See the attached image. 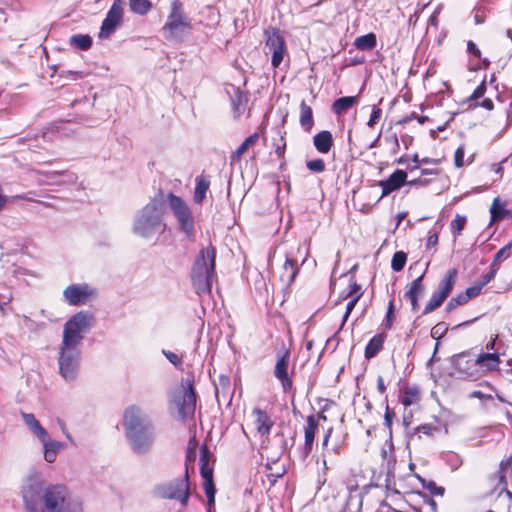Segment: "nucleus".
I'll return each instance as SVG.
<instances>
[{"label":"nucleus","instance_id":"nucleus-39","mask_svg":"<svg viewBox=\"0 0 512 512\" xmlns=\"http://www.w3.org/2000/svg\"><path fill=\"white\" fill-rule=\"evenodd\" d=\"M150 0H129L130 10L139 15H146L152 9Z\"/></svg>","mask_w":512,"mask_h":512},{"label":"nucleus","instance_id":"nucleus-49","mask_svg":"<svg viewBox=\"0 0 512 512\" xmlns=\"http://www.w3.org/2000/svg\"><path fill=\"white\" fill-rule=\"evenodd\" d=\"M482 288L483 284L478 283L475 284L474 286L467 288L466 291L463 293L466 296L467 300L469 301L470 299L477 297L481 293Z\"/></svg>","mask_w":512,"mask_h":512},{"label":"nucleus","instance_id":"nucleus-37","mask_svg":"<svg viewBox=\"0 0 512 512\" xmlns=\"http://www.w3.org/2000/svg\"><path fill=\"white\" fill-rule=\"evenodd\" d=\"M259 139L258 133H253L249 137H247L243 143L235 150V152L232 154L231 158L233 161H238L242 157L246 151L256 144V142Z\"/></svg>","mask_w":512,"mask_h":512},{"label":"nucleus","instance_id":"nucleus-34","mask_svg":"<svg viewBox=\"0 0 512 512\" xmlns=\"http://www.w3.org/2000/svg\"><path fill=\"white\" fill-rule=\"evenodd\" d=\"M197 447H198V442L196 441V437L193 436L190 438V440L188 442L187 449H186L184 469H187L188 474H189L190 468L193 469V464H194V462L196 460V456H197Z\"/></svg>","mask_w":512,"mask_h":512},{"label":"nucleus","instance_id":"nucleus-59","mask_svg":"<svg viewBox=\"0 0 512 512\" xmlns=\"http://www.w3.org/2000/svg\"><path fill=\"white\" fill-rule=\"evenodd\" d=\"M48 178L51 179V180H54L55 178L57 177H61V176H64L66 177L67 179L65 180L66 182H73L75 180L74 178V175L73 174H66V173H59V172H51V173H48L47 174Z\"/></svg>","mask_w":512,"mask_h":512},{"label":"nucleus","instance_id":"nucleus-61","mask_svg":"<svg viewBox=\"0 0 512 512\" xmlns=\"http://www.w3.org/2000/svg\"><path fill=\"white\" fill-rule=\"evenodd\" d=\"M470 106H481L489 111L494 108L493 101L490 98H485L482 102L476 103V104H470Z\"/></svg>","mask_w":512,"mask_h":512},{"label":"nucleus","instance_id":"nucleus-47","mask_svg":"<svg viewBox=\"0 0 512 512\" xmlns=\"http://www.w3.org/2000/svg\"><path fill=\"white\" fill-rule=\"evenodd\" d=\"M307 168L316 173H321L325 170V163L322 159H314L307 162Z\"/></svg>","mask_w":512,"mask_h":512},{"label":"nucleus","instance_id":"nucleus-21","mask_svg":"<svg viewBox=\"0 0 512 512\" xmlns=\"http://www.w3.org/2000/svg\"><path fill=\"white\" fill-rule=\"evenodd\" d=\"M318 430V419L314 415L307 417V425L304 429V445L301 449L303 459L307 458L312 451L316 431Z\"/></svg>","mask_w":512,"mask_h":512},{"label":"nucleus","instance_id":"nucleus-28","mask_svg":"<svg viewBox=\"0 0 512 512\" xmlns=\"http://www.w3.org/2000/svg\"><path fill=\"white\" fill-rule=\"evenodd\" d=\"M313 143L318 152L326 154L330 151L333 138L329 131H321L313 137Z\"/></svg>","mask_w":512,"mask_h":512},{"label":"nucleus","instance_id":"nucleus-56","mask_svg":"<svg viewBox=\"0 0 512 512\" xmlns=\"http://www.w3.org/2000/svg\"><path fill=\"white\" fill-rule=\"evenodd\" d=\"M163 354L173 365L179 366L181 364V359L177 354L165 350L163 351Z\"/></svg>","mask_w":512,"mask_h":512},{"label":"nucleus","instance_id":"nucleus-63","mask_svg":"<svg viewBox=\"0 0 512 512\" xmlns=\"http://www.w3.org/2000/svg\"><path fill=\"white\" fill-rule=\"evenodd\" d=\"M433 426L432 425H429V424H426V425H421L417 428V430L419 432H422L426 435H432V432H433Z\"/></svg>","mask_w":512,"mask_h":512},{"label":"nucleus","instance_id":"nucleus-50","mask_svg":"<svg viewBox=\"0 0 512 512\" xmlns=\"http://www.w3.org/2000/svg\"><path fill=\"white\" fill-rule=\"evenodd\" d=\"M362 296L361 286L356 282H352L349 285V291L347 292L345 298H353L358 297V300Z\"/></svg>","mask_w":512,"mask_h":512},{"label":"nucleus","instance_id":"nucleus-60","mask_svg":"<svg viewBox=\"0 0 512 512\" xmlns=\"http://www.w3.org/2000/svg\"><path fill=\"white\" fill-rule=\"evenodd\" d=\"M467 51L477 58L481 57V51L473 41H468Z\"/></svg>","mask_w":512,"mask_h":512},{"label":"nucleus","instance_id":"nucleus-33","mask_svg":"<svg viewBox=\"0 0 512 512\" xmlns=\"http://www.w3.org/2000/svg\"><path fill=\"white\" fill-rule=\"evenodd\" d=\"M196 187L194 191V201L202 203L206 197V193L210 187V181L204 176L196 177Z\"/></svg>","mask_w":512,"mask_h":512},{"label":"nucleus","instance_id":"nucleus-46","mask_svg":"<svg viewBox=\"0 0 512 512\" xmlns=\"http://www.w3.org/2000/svg\"><path fill=\"white\" fill-rule=\"evenodd\" d=\"M468 302L466 296L464 295V293H460L458 294L457 296L453 297L450 299V301L448 302L447 304V310L448 311H451L453 309H455L457 306H460V305H464Z\"/></svg>","mask_w":512,"mask_h":512},{"label":"nucleus","instance_id":"nucleus-35","mask_svg":"<svg viewBox=\"0 0 512 512\" xmlns=\"http://www.w3.org/2000/svg\"><path fill=\"white\" fill-rule=\"evenodd\" d=\"M313 123L314 121L312 109L304 101H302L300 105V124L306 131H310Z\"/></svg>","mask_w":512,"mask_h":512},{"label":"nucleus","instance_id":"nucleus-48","mask_svg":"<svg viewBox=\"0 0 512 512\" xmlns=\"http://www.w3.org/2000/svg\"><path fill=\"white\" fill-rule=\"evenodd\" d=\"M381 117H382V109L379 108L378 106L374 105L372 108V113L370 115V118L367 122V125L369 127H374V125H376L379 122Z\"/></svg>","mask_w":512,"mask_h":512},{"label":"nucleus","instance_id":"nucleus-22","mask_svg":"<svg viewBox=\"0 0 512 512\" xmlns=\"http://www.w3.org/2000/svg\"><path fill=\"white\" fill-rule=\"evenodd\" d=\"M252 415L254 417V425L257 432L261 436L269 435L274 422L271 417L260 408H254L252 411Z\"/></svg>","mask_w":512,"mask_h":512},{"label":"nucleus","instance_id":"nucleus-57","mask_svg":"<svg viewBox=\"0 0 512 512\" xmlns=\"http://www.w3.org/2000/svg\"><path fill=\"white\" fill-rule=\"evenodd\" d=\"M429 183H430V180L423 176H420L416 179H413V180H410L407 182V184L410 186H427Z\"/></svg>","mask_w":512,"mask_h":512},{"label":"nucleus","instance_id":"nucleus-40","mask_svg":"<svg viewBox=\"0 0 512 512\" xmlns=\"http://www.w3.org/2000/svg\"><path fill=\"white\" fill-rule=\"evenodd\" d=\"M445 297L441 294L437 293L436 291L432 294L430 300L426 304L423 313L429 314L436 310L438 307L442 305V303L445 301Z\"/></svg>","mask_w":512,"mask_h":512},{"label":"nucleus","instance_id":"nucleus-25","mask_svg":"<svg viewBox=\"0 0 512 512\" xmlns=\"http://www.w3.org/2000/svg\"><path fill=\"white\" fill-rule=\"evenodd\" d=\"M299 272V268L297 266V262L289 255L286 256V261L283 266V272L280 275V279L285 286H290L297 274Z\"/></svg>","mask_w":512,"mask_h":512},{"label":"nucleus","instance_id":"nucleus-51","mask_svg":"<svg viewBox=\"0 0 512 512\" xmlns=\"http://www.w3.org/2000/svg\"><path fill=\"white\" fill-rule=\"evenodd\" d=\"M465 150L462 146L458 147L454 153V164L460 168L464 165Z\"/></svg>","mask_w":512,"mask_h":512},{"label":"nucleus","instance_id":"nucleus-19","mask_svg":"<svg viewBox=\"0 0 512 512\" xmlns=\"http://www.w3.org/2000/svg\"><path fill=\"white\" fill-rule=\"evenodd\" d=\"M476 363L481 378L489 373L499 370L501 360L498 353L482 352L476 357Z\"/></svg>","mask_w":512,"mask_h":512},{"label":"nucleus","instance_id":"nucleus-41","mask_svg":"<svg viewBox=\"0 0 512 512\" xmlns=\"http://www.w3.org/2000/svg\"><path fill=\"white\" fill-rule=\"evenodd\" d=\"M203 488L208 499V503L211 505L215 501V485L213 482V477L203 478Z\"/></svg>","mask_w":512,"mask_h":512},{"label":"nucleus","instance_id":"nucleus-6","mask_svg":"<svg viewBox=\"0 0 512 512\" xmlns=\"http://www.w3.org/2000/svg\"><path fill=\"white\" fill-rule=\"evenodd\" d=\"M22 419L31 433H33L43 445L44 460L53 463L60 451L66 448L65 443L52 440L47 430L40 424L32 413H21Z\"/></svg>","mask_w":512,"mask_h":512},{"label":"nucleus","instance_id":"nucleus-11","mask_svg":"<svg viewBox=\"0 0 512 512\" xmlns=\"http://www.w3.org/2000/svg\"><path fill=\"white\" fill-rule=\"evenodd\" d=\"M125 2L123 0H114L108 10L105 19L102 22L99 38L107 39L121 25L124 13Z\"/></svg>","mask_w":512,"mask_h":512},{"label":"nucleus","instance_id":"nucleus-3","mask_svg":"<svg viewBox=\"0 0 512 512\" xmlns=\"http://www.w3.org/2000/svg\"><path fill=\"white\" fill-rule=\"evenodd\" d=\"M216 249L209 245L202 248L196 256L192 270L191 282L198 295L209 294L215 278Z\"/></svg>","mask_w":512,"mask_h":512},{"label":"nucleus","instance_id":"nucleus-1","mask_svg":"<svg viewBox=\"0 0 512 512\" xmlns=\"http://www.w3.org/2000/svg\"><path fill=\"white\" fill-rule=\"evenodd\" d=\"M28 512H82V502L63 485H45L39 475H31L22 487Z\"/></svg>","mask_w":512,"mask_h":512},{"label":"nucleus","instance_id":"nucleus-58","mask_svg":"<svg viewBox=\"0 0 512 512\" xmlns=\"http://www.w3.org/2000/svg\"><path fill=\"white\" fill-rule=\"evenodd\" d=\"M497 269H498V267H492L491 266L490 271L483 275L482 282L480 283V284H483V287L486 284H488L495 277Z\"/></svg>","mask_w":512,"mask_h":512},{"label":"nucleus","instance_id":"nucleus-62","mask_svg":"<svg viewBox=\"0 0 512 512\" xmlns=\"http://www.w3.org/2000/svg\"><path fill=\"white\" fill-rule=\"evenodd\" d=\"M394 416V413L390 410V408L387 406L385 410L384 420L385 425L390 428L392 425V418Z\"/></svg>","mask_w":512,"mask_h":512},{"label":"nucleus","instance_id":"nucleus-2","mask_svg":"<svg viewBox=\"0 0 512 512\" xmlns=\"http://www.w3.org/2000/svg\"><path fill=\"white\" fill-rule=\"evenodd\" d=\"M165 204L162 196L153 198L135 216L133 233L145 238H157L164 233Z\"/></svg>","mask_w":512,"mask_h":512},{"label":"nucleus","instance_id":"nucleus-18","mask_svg":"<svg viewBox=\"0 0 512 512\" xmlns=\"http://www.w3.org/2000/svg\"><path fill=\"white\" fill-rule=\"evenodd\" d=\"M407 182V173L404 170H395L387 179L379 181L382 188L381 198L399 190Z\"/></svg>","mask_w":512,"mask_h":512},{"label":"nucleus","instance_id":"nucleus-43","mask_svg":"<svg viewBox=\"0 0 512 512\" xmlns=\"http://www.w3.org/2000/svg\"><path fill=\"white\" fill-rule=\"evenodd\" d=\"M466 224V217L461 215H456V217L451 221V231L454 237H457L461 234L464 226Z\"/></svg>","mask_w":512,"mask_h":512},{"label":"nucleus","instance_id":"nucleus-32","mask_svg":"<svg viewBox=\"0 0 512 512\" xmlns=\"http://www.w3.org/2000/svg\"><path fill=\"white\" fill-rule=\"evenodd\" d=\"M384 339V335L377 334L368 342L365 348V357L367 359L375 357L380 352L383 347Z\"/></svg>","mask_w":512,"mask_h":512},{"label":"nucleus","instance_id":"nucleus-55","mask_svg":"<svg viewBox=\"0 0 512 512\" xmlns=\"http://www.w3.org/2000/svg\"><path fill=\"white\" fill-rule=\"evenodd\" d=\"M358 302V297H353V298H350L349 302L347 303L346 305V311L344 313V316H343V322H342V325L346 322V320L348 319L350 313L352 312V310L354 309L355 305L357 304Z\"/></svg>","mask_w":512,"mask_h":512},{"label":"nucleus","instance_id":"nucleus-38","mask_svg":"<svg viewBox=\"0 0 512 512\" xmlns=\"http://www.w3.org/2000/svg\"><path fill=\"white\" fill-rule=\"evenodd\" d=\"M69 44L85 51L91 48L92 38L87 34H75L69 38Z\"/></svg>","mask_w":512,"mask_h":512},{"label":"nucleus","instance_id":"nucleus-4","mask_svg":"<svg viewBox=\"0 0 512 512\" xmlns=\"http://www.w3.org/2000/svg\"><path fill=\"white\" fill-rule=\"evenodd\" d=\"M192 29V20L185 13L182 2L172 0L170 12L162 27L164 37L168 40H182Z\"/></svg>","mask_w":512,"mask_h":512},{"label":"nucleus","instance_id":"nucleus-52","mask_svg":"<svg viewBox=\"0 0 512 512\" xmlns=\"http://www.w3.org/2000/svg\"><path fill=\"white\" fill-rule=\"evenodd\" d=\"M486 92V84L485 81H483L471 94V96L468 98V101L477 100L484 96Z\"/></svg>","mask_w":512,"mask_h":512},{"label":"nucleus","instance_id":"nucleus-9","mask_svg":"<svg viewBox=\"0 0 512 512\" xmlns=\"http://www.w3.org/2000/svg\"><path fill=\"white\" fill-rule=\"evenodd\" d=\"M168 202L181 231H183L189 239L193 238L195 232L194 217L186 202L173 193L168 194Z\"/></svg>","mask_w":512,"mask_h":512},{"label":"nucleus","instance_id":"nucleus-29","mask_svg":"<svg viewBox=\"0 0 512 512\" xmlns=\"http://www.w3.org/2000/svg\"><path fill=\"white\" fill-rule=\"evenodd\" d=\"M358 96H345L336 99L332 104V111L340 116L344 114L348 109L357 104Z\"/></svg>","mask_w":512,"mask_h":512},{"label":"nucleus","instance_id":"nucleus-64","mask_svg":"<svg viewBox=\"0 0 512 512\" xmlns=\"http://www.w3.org/2000/svg\"><path fill=\"white\" fill-rule=\"evenodd\" d=\"M377 389L381 394H384L386 391V386L384 384V379L382 376H378L377 378Z\"/></svg>","mask_w":512,"mask_h":512},{"label":"nucleus","instance_id":"nucleus-27","mask_svg":"<svg viewBox=\"0 0 512 512\" xmlns=\"http://www.w3.org/2000/svg\"><path fill=\"white\" fill-rule=\"evenodd\" d=\"M457 270L452 268L447 271L443 279L440 281L438 285L437 293L441 294L445 298L449 296L456 282Z\"/></svg>","mask_w":512,"mask_h":512},{"label":"nucleus","instance_id":"nucleus-8","mask_svg":"<svg viewBox=\"0 0 512 512\" xmlns=\"http://www.w3.org/2000/svg\"><path fill=\"white\" fill-rule=\"evenodd\" d=\"M80 347L61 343L59 349V373L66 381L77 377L80 365Z\"/></svg>","mask_w":512,"mask_h":512},{"label":"nucleus","instance_id":"nucleus-23","mask_svg":"<svg viewBox=\"0 0 512 512\" xmlns=\"http://www.w3.org/2000/svg\"><path fill=\"white\" fill-rule=\"evenodd\" d=\"M227 92L230 94L232 110L235 118H239L246 110L247 97L239 88L230 85Z\"/></svg>","mask_w":512,"mask_h":512},{"label":"nucleus","instance_id":"nucleus-53","mask_svg":"<svg viewBox=\"0 0 512 512\" xmlns=\"http://www.w3.org/2000/svg\"><path fill=\"white\" fill-rule=\"evenodd\" d=\"M446 327H445V324L443 323H439L437 325H435L432 330H431V336L432 338L434 339H440L444 333L446 332Z\"/></svg>","mask_w":512,"mask_h":512},{"label":"nucleus","instance_id":"nucleus-45","mask_svg":"<svg viewBox=\"0 0 512 512\" xmlns=\"http://www.w3.org/2000/svg\"><path fill=\"white\" fill-rule=\"evenodd\" d=\"M511 248H512V243L510 244H507L505 245L504 247H502L494 256V259L491 263V266L492 267H497L498 263L502 260V259H506L509 257L510 255V251H511Z\"/></svg>","mask_w":512,"mask_h":512},{"label":"nucleus","instance_id":"nucleus-13","mask_svg":"<svg viewBox=\"0 0 512 512\" xmlns=\"http://www.w3.org/2000/svg\"><path fill=\"white\" fill-rule=\"evenodd\" d=\"M132 450L137 454H146L151 449L155 434L151 425L126 434Z\"/></svg>","mask_w":512,"mask_h":512},{"label":"nucleus","instance_id":"nucleus-12","mask_svg":"<svg viewBox=\"0 0 512 512\" xmlns=\"http://www.w3.org/2000/svg\"><path fill=\"white\" fill-rule=\"evenodd\" d=\"M452 365L454 375L458 378L470 381L480 379L476 358H469L467 354L462 353L453 357Z\"/></svg>","mask_w":512,"mask_h":512},{"label":"nucleus","instance_id":"nucleus-24","mask_svg":"<svg viewBox=\"0 0 512 512\" xmlns=\"http://www.w3.org/2000/svg\"><path fill=\"white\" fill-rule=\"evenodd\" d=\"M200 474L202 478L213 477L214 456L206 445L200 449Z\"/></svg>","mask_w":512,"mask_h":512},{"label":"nucleus","instance_id":"nucleus-36","mask_svg":"<svg viewBox=\"0 0 512 512\" xmlns=\"http://www.w3.org/2000/svg\"><path fill=\"white\" fill-rule=\"evenodd\" d=\"M354 46L362 51L372 50L376 46V36L374 33H368L359 36L354 41Z\"/></svg>","mask_w":512,"mask_h":512},{"label":"nucleus","instance_id":"nucleus-16","mask_svg":"<svg viewBox=\"0 0 512 512\" xmlns=\"http://www.w3.org/2000/svg\"><path fill=\"white\" fill-rule=\"evenodd\" d=\"M94 295V290L87 284H74L68 286L63 296L70 305H83Z\"/></svg>","mask_w":512,"mask_h":512},{"label":"nucleus","instance_id":"nucleus-42","mask_svg":"<svg viewBox=\"0 0 512 512\" xmlns=\"http://www.w3.org/2000/svg\"><path fill=\"white\" fill-rule=\"evenodd\" d=\"M406 261L407 255L403 251H397L392 257L391 268L395 272H399L404 268Z\"/></svg>","mask_w":512,"mask_h":512},{"label":"nucleus","instance_id":"nucleus-54","mask_svg":"<svg viewBox=\"0 0 512 512\" xmlns=\"http://www.w3.org/2000/svg\"><path fill=\"white\" fill-rule=\"evenodd\" d=\"M393 309H394V304L391 301L388 305V309H387V313H386V317H385L384 325L387 329L391 328V326H392L393 317H394Z\"/></svg>","mask_w":512,"mask_h":512},{"label":"nucleus","instance_id":"nucleus-5","mask_svg":"<svg viewBox=\"0 0 512 512\" xmlns=\"http://www.w3.org/2000/svg\"><path fill=\"white\" fill-rule=\"evenodd\" d=\"M152 493L158 498L176 500L182 506H187L191 495V483L187 469H184L180 476L155 485Z\"/></svg>","mask_w":512,"mask_h":512},{"label":"nucleus","instance_id":"nucleus-7","mask_svg":"<svg viewBox=\"0 0 512 512\" xmlns=\"http://www.w3.org/2000/svg\"><path fill=\"white\" fill-rule=\"evenodd\" d=\"M92 323V315L83 311L76 313L65 323L61 343L80 347L85 334L91 329Z\"/></svg>","mask_w":512,"mask_h":512},{"label":"nucleus","instance_id":"nucleus-44","mask_svg":"<svg viewBox=\"0 0 512 512\" xmlns=\"http://www.w3.org/2000/svg\"><path fill=\"white\" fill-rule=\"evenodd\" d=\"M421 482H422V487L429 491L431 495H434V496H443L444 494V488L441 487V486H437L436 483L434 481H426L424 479H421Z\"/></svg>","mask_w":512,"mask_h":512},{"label":"nucleus","instance_id":"nucleus-26","mask_svg":"<svg viewBox=\"0 0 512 512\" xmlns=\"http://www.w3.org/2000/svg\"><path fill=\"white\" fill-rule=\"evenodd\" d=\"M424 274L417 277L410 285L409 289L405 292V296L410 300L412 309L416 310L418 307V298L424 293L425 287L422 284Z\"/></svg>","mask_w":512,"mask_h":512},{"label":"nucleus","instance_id":"nucleus-17","mask_svg":"<svg viewBox=\"0 0 512 512\" xmlns=\"http://www.w3.org/2000/svg\"><path fill=\"white\" fill-rule=\"evenodd\" d=\"M289 362L290 354L288 351L279 353L277 355V361L274 369V375L281 382L282 388L285 392L291 390L293 384L288 372Z\"/></svg>","mask_w":512,"mask_h":512},{"label":"nucleus","instance_id":"nucleus-14","mask_svg":"<svg viewBox=\"0 0 512 512\" xmlns=\"http://www.w3.org/2000/svg\"><path fill=\"white\" fill-rule=\"evenodd\" d=\"M510 468H512V457L501 461L499 470L495 476L498 479L499 485L498 501L506 506V509L501 512H510L512 507V493L507 489L506 481Z\"/></svg>","mask_w":512,"mask_h":512},{"label":"nucleus","instance_id":"nucleus-31","mask_svg":"<svg viewBox=\"0 0 512 512\" xmlns=\"http://www.w3.org/2000/svg\"><path fill=\"white\" fill-rule=\"evenodd\" d=\"M491 220L490 224L501 221L510 216V212L505 208V205L500 202L499 198H495L490 207Z\"/></svg>","mask_w":512,"mask_h":512},{"label":"nucleus","instance_id":"nucleus-15","mask_svg":"<svg viewBox=\"0 0 512 512\" xmlns=\"http://www.w3.org/2000/svg\"><path fill=\"white\" fill-rule=\"evenodd\" d=\"M266 34V48L272 54V66L277 68L283 61L286 52L285 40L277 29H271Z\"/></svg>","mask_w":512,"mask_h":512},{"label":"nucleus","instance_id":"nucleus-30","mask_svg":"<svg viewBox=\"0 0 512 512\" xmlns=\"http://www.w3.org/2000/svg\"><path fill=\"white\" fill-rule=\"evenodd\" d=\"M420 399L421 394L417 386H407L400 396V402L406 407L417 404Z\"/></svg>","mask_w":512,"mask_h":512},{"label":"nucleus","instance_id":"nucleus-10","mask_svg":"<svg viewBox=\"0 0 512 512\" xmlns=\"http://www.w3.org/2000/svg\"><path fill=\"white\" fill-rule=\"evenodd\" d=\"M174 403L178 410V417L181 420H185L194 415L196 394L190 381H187L186 386L183 385L181 391L174 396Z\"/></svg>","mask_w":512,"mask_h":512},{"label":"nucleus","instance_id":"nucleus-20","mask_svg":"<svg viewBox=\"0 0 512 512\" xmlns=\"http://www.w3.org/2000/svg\"><path fill=\"white\" fill-rule=\"evenodd\" d=\"M149 424L144 423L142 412L137 406H130L124 413V426L126 433L142 429Z\"/></svg>","mask_w":512,"mask_h":512}]
</instances>
